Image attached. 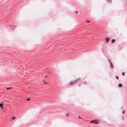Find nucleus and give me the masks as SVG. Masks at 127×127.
Listing matches in <instances>:
<instances>
[{"label":"nucleus","instance_id":"nucleus-15","mask_svg":"<svg viewBox=\"0 0 127 127\" xmlns=\"http://www.w3.org/2000/svg\"><path fill=\"white\" fill-rule=\"evenodd\" d=\"M30 100V98H28L27 99V101H29V100Z\"/></svg>","mask_w":127,"mask_h":127},{"label":"nucleus","instance_id":"nucleus-12","mask_svg":"<svg viewBox=\"0 0 127 127\" xmlns=\"http://www.w3.org/2000/svg\"><path fill=\"white\" fill-rule=\"evenodd\" d=\"M125 113V111L124 110V111H123L122 112V113L123 114H124Z\"/></svg>","mask_w":127,"mask_h":127},{"label":"nucleus","instance_id":"nucleus-23","mask_svg":"<svg viewBox=\"0 0 127 127\" xmlns=\"http://www.w3.org/2000/svg\"><path fill=\"white\" fill-rule=\"evenodd\" d=\"M47 76V75H46L45 76L46 77Z\"/></svg>","mask_w":127,"mask_h":127},{"label":"nucleus","instance_id":"nucleus-16","mask_svg":"<svg viewBox=\"0 0 127 127\" xmlns=\"http://www.w3.org/2000/svg\"><path fill=\"white\" fill-rule=\"evenodd\" d=\"M124 73H122V75H123V76H124Z\"/></svg>","mask_w":127,"mask_h":127},{"label":"nucleus","instance_id":"nucleus-20","mask_svg":"<svg viewBox=\"0 0 127 127\" xmlns=\"http://www.w3.org/2000/svg\"><path fill=\"white\" fill-rule=\"evenodd\" d=\"M79 118H81L79 116L78 117Z\"/></svg>","mask_w":127,"mask_h":127},{"label":"nucleus","instance_id":"nucleus-3","mask_svg":"<svg viewBox=\"0 0 127 127\" xmlns=\"http://www.w3.org/2000/svg\"><path fill=\"white\" fill-rule=\"evenodd\" d=\"M106 40L107 42H108L109 40V38L108 37L106 38Z\"/></svg>","mask_w":127,"mask_h":127},{"label":"nucleus","instance_id":"nucleus-22","mask_svg":"<svg viewBox=\"0 0 127 127\" xmlns=\"http://www.w3.org/2000/svg\"><path fill=\"white\" fill-rule=\"evenodd\" d=\"M11 28L12 29H14V28H12V27Z\"/></svg>","mask_w":127,"mask_h":127},{"label":"nucleus","instance_id":"nucleus-21","mask_svg":"<svg viewBox=\"0 0 127 127\" xmlns=\"http://www.w3.org/2000/svg\"><path fill=\"white\" fill-rule=\"evenodd\" d=\"M78 12H77V11H76V13H77Z\"/></svg>","mask_w":127,"mask_h":127},{"label":"nucleus","instance_id":"nucleus-27","mask_svg":"<svg viewBox=\"0 0 127 127\" xmlns=\"http://www.w3.org/2000/svg\"><path fill=\"white\" fill-rule=\"evenodd\" d=\"M14 27V26H12L13 27Z\"/></svg>","mask_w":127,"mask_h":127},{"label":"nucleus","instance_id":"nucleus-7","mask_svg":"<svg viewBox=\"0 0 127 127\" xmlns=\"http://www.w3.org/2000/svg\"><path fill=\"white\" fill-rule=\"evenodd\" d=\"M95 120H94L91 121V123H93L95 122Z\"/></svg>","mask_w":127,"mask_h":127},{"label":"nucleus","instance_id":"nucleus-14","mask_svg":"<svg viewBox=\"0 0 127 127\" xmlns=\"http://www.w3.org/2000/svg\"><path fill=\"white\" fill-rule=\"evenodd\" d=\"M66 115L67 116H68L69 115V114H66Z\"/></svg>","mask_w":127,"mask_h":127},{"label":"nucleus","instance_id":"nucleus-9","mask_svg":"<svg viewBox=\"0 0 127 127\" xmlns=\"http://www.w3.org/2000/svg\"><path fill=\"white\" fill-rule=\"evenodd\" d=\"M15 118H16V117H12V119L13 120H14Z\"/></svg>","mask_w":127,"mask_h":127},{"label":"nucleus","instance_id":"nucleus-8","mask_svg":"<svg viewBox=\"0 0 127 127\" xmlns=\"http://www.w3.org/2000/svg\"><path fill=\"white\" fill-rule=\"evenodd\" d=\"M3 104L2 103H1L0 104V107H1L3 106Z\"/></svg>","mask_w":127,"mask_h":127},{"label":"nucleus","instance_id":"nucleus-1","mask_svg":"<svg viewBox=\"0 0 127 127\" xmlns=\"http://www.w3.org/2000/svg\"><path fill=\"white\" fill-rule=\"evenodd\" d=\"M80 79V78H78L77 79H76L75 80L73 81H71L69 83V85H72L73 84L77 82L79 79Z\"/></svg>","mask_w":127,"mask_h":127},{"label":"nucleus","instance_id":"nucleus-11","mask_svg":"<svg viewBox=\"0 0 127 127\" xmlns=\"http://www.w3.org/2000/svg\"><path fill=\"white\" fill-rule=\"evenodd\" d=\"M98 123V122H95V124H97Z\"/></svg>","mask_w":127,"mask_h":127},{"label":"nucleus","instance_id":"nucleus-19","mask_svg":"<svg viewBox=\"0 0 127 127\" xmlns=\"http://www.w3.org/2000/svg\"><path fill=\"white\" fill-rule=\"evenodd\" d=\"M1 107V108L2 109H3V106H2V107Z\"/></svg>","mask_w":127,"mask_h":127},{"label":"nucleus","instance_id":"nucleus-24","mask_svg":"<svg viewBox=\"0 0 127 127\" xmlns=\"http://www.w3.org/2000/svg\"><path fill=\"white\" fill-rule=\"evenodd\" d=\"M126 3H127V0L126 1Z\"/></svg>","mask_w":127,"mask_h":127},{"label":"nucleus","instance_id":"nucleus-26","mask_svg":"<svg viewBox=\"0 0 127 127\" xmlns=\"http://www.w3.org/2000/svg\"><path fill=\"white\" fill-rule=\"evenodd\" d=\"M79 86H80V85H79Z\"/></svg>","mask_w":127,"mask_h":127},{"label":"nucleus","instance_id":"nucleus-17","mask_svg":"<svg viewBox=\"0 0 127 127\" xmlns=\"http://www.w3.org/2000/svg\"><path fill=\"white\" fill-rule=\"evenodd\" d=\"M86 22H90V21H88V20H87L86 21Z\"/></svg>","mask_w":127,"mask_h":127},{"label":"nucleus","instance_id":"nucleus-10","mask_svg":"<svg viewBox=\"0 0 127 127\" xmlns=\"http://www.w3.org/2000/svg\"><path fill=\"white\" fill-rule=\"evenodd\" d=\"M11 88H7V90H9V89H10Z\"/></svg>","mask_w":127,"mask_h":127},{"label":"nucleus","instance_id":"nucleus-13","mask_svg":"<svg viewBox=\"0 0 127 127\" xmlns=\"http://www.w3.org/2000/svg\"><path fill=\"white\" fill-rule=\"evenodd\" d=\"M116 78H117V79H118V77L117 76H116Z\"/></svg>","mask_w":127,"mask_h":127},{"label":"nucleus","instance_id":"nucleus-28","mask_svg":"<svg viewBox=\"0 0 127 127\" xmlns=\"http://www.w3.org/2000/svg\"><path fill=\"white\" fill-rule=\"evenodd\" d=\"M45 83L46 84H47V83H46L45 82Z\"/></svg>","mask_w":127,"mask_h":127},{"label":"nucleus","instance_id":"nucleus-2","mask_svg":"<svg viewBox=\"0 0 127 127\" xmlns=\"http://www.w3.org/2000/svg\"><path fill=\"white\" fill-rule=\"evenodd\" d=\"M108 60L109 62L110 67L111 68L113 69L114 68V66L112 63L111 62L110 60L109 59H108Z\"/></svg>","mask_w":127,"mask_h":127},{"label":"nucleus","instance_id":"nucleus-5","mask_svg":"<svg viewBox=\"0 0 127 127\" xmlns=\"http://www.w3.org/2000/svg\"><path fill=\"white\" fill-rule=\"evenodd\" d=\"M106 1L109 3H111L112 2L111 0H106Z\"/></svg>","mask_w":127,"mask_h":127},{"label":"nucleus","instance_id":"nucleus-18","mask_svg":"<svg viewBox=\"0 0 127 127\" xmlns=\"http://www.w3.org/2000/svg\"><path fill=\"white\" fill-rule=\"evenodd\" d=\"M1 107V108L2 109H3V106H2V107Z\"/></svg>","mask_w":127,"mask_h":127},{"label":"nucleus","instance_id":"nucleus-6","mask_svg":"<svg viewBox=\"0 0 127 127\" xmlns=\"http://www.w3.org/2000/svg\"><path fill=\"white\" fill-rule=\"evenodd\" d=\"M115 40L114 39H113L112 40L111 42L112 43H113L115 42Z\"/></svg>","mask_w":127,"mask_h":127},{"label":"nucleus","instance_id":"nucleus-4","mask_svg":"<svg viewBox=\"0 0 127 127\" xmlns=\"http://www.w3.org/2000/svg\"><path fill=\"white\" fill-rule=\"evenodd\" d=\"M118 86L119 87H122V84H119Z\"/></svg>","mask_w":127,"mask_h":127},{"label":"nucleus","instance_id":"nucleus-25","mask_svg":"<svg viewBox=\"0 0 127 127\" xmlns=\"http://www.w3.org/2000/svg\"><path fill=\"white\" fill-rule=\"evenodd\" d=\"M84 83H86V82H84Z\"/></svg>","mask_w":127,"mask_h":127}]
</instances>
